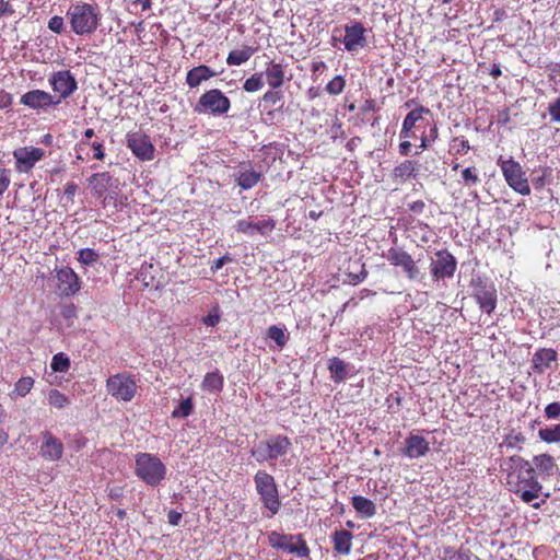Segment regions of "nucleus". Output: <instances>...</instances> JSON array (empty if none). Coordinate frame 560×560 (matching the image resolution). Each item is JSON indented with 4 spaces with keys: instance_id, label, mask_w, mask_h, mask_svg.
Returning a JSON list of instances; mask_svg holds the SVG:
<instances>
[{
    "instance_id": "56",
    "label": "nucleus",
    "mask_w": 560,
    "mask_h": 560,
    "mask_svg": "<svg viewBox=\"0 0 560 560\" xmlns=\"http://www.w3.org/2000/svg\"><path fill=\"white\" fill-rule=\"evenodd\" d=\"M232 260V257H230L229 255H224L213 261V264L211 265V270L215 272L219 269H221L225 264L231 262Z\"/></svg>"
},
{
    "instance_id": "22",
    "label": "nucleus",
    "mask_w": 560,
    "mask_h": 560,
    "mask_svg": "<svg viewBox=\"0 0 560 560\" xmlns=\"http://www.w3.org/2000/svg\"><path fill=\"white\" fill-rule=\"evenodd\" d=\"M269 458L276 460L285 456L292 447L291 440L285 435H272L266 440Z\"/></svg>"
},
{
    "instance_id": "55",
    "label": "nucleus",
    "mask_w": 560,
    "mask_h": 560,
    "mask_svg": "<svg viewBox=\"0 0 560 560\" xmlns=\"http://www.w3.org/2000/svg\"><path fill=\"white\" fill-rule=\"evenodd\" d=\"M107 494L113 500L121 499L124 495V487L122 486L107 487Z\"/></svg>"
},
{
    "instance_id": "23",
    "label": "nucleus",
    "mask_w": 560,
    "mask_h": 560,
    "mask_svg": "<svg viewBox=\"0 0 560 560\" xmlns=\"http://www.w3.org/2000/svg\"><path fill=\"white\" fill-rule=\"evenodd\" d=\"M261 173L255 171L249 164L241 165L234 173L237 185L244 190L253 188L261 179Z\"/></svg>"
},
{
    "instance_id": "61",
    "label": "nucleus",
    "mask_w": 560,
    "mask_h": 560,
    "mask_svg": "<svg viewBox=\"0 0 560 560\" xmlns=\"http://www.w3.org/2000/svg\"><path fill=\"white\" fill-rule=\"evenodd\" d=\"M411 143L409 141H402L399 144V153L407 156L410 153Z\"/></svg>"
},
{
    "instance_id": "39",
    "label": "nucleus",
    "mask_w": 560,
    "mask_h": 560,
    "mask_svg": "<svg viewBox=\"0 0 560 560\" xmlns=\"http://www.w3.org/2000/svg\"><path fill=\"white\" fill-rule=\"evenodd\" d=\"M33 386H34L33 377H31V376L21 377L15 383L12 394L16 395L18 397H24L31 392Z\"/></svg>"
},
{
    "instance_id": "42",
    "label": "nucleus",
    "mask_w": 560,
    "mask_h": 560,
    "mask_svg": "<svg viewBox=\"0 0 560 560\" xmlns=\"http://www.w3.org/2000/svg\"><path fill=\"white\" fill-rule=\"evenodd\" d=\"M50 368L54 372H67L70 368V360L66 354L59 352L52 357Z\"/></svg>"
},
{
    "instance_id": "20",
    "label": "nucleus",
    "mask_w": 560,
    "mask_h": 560,
    "mask_svg": "<svg viewBox=\"0 0 560 560\" xmlns=\"http://www.w3.org/2000/svg\"><path fill=\"white\" fill-rule=\"evenodd\" d=\"M57 280L59 282V290L63 295H74L81 289L79 277L70 267H63L58 270Z\"/></svg>"
},
{
    "instance_id": "12",
    "label": "nucleus",
    "mask_w": 560,
    "mask_h": 560,
    "mask_svg": "<svg viewBox=\"0 0 560 560\" xmlns=\"http://www.w3.org/2000/svg\"><path fill=\"white\" fill-rule=\"evenodd\" d=\"M89 185L92 189L94 196L98 199H102L103 205L106 203L108 198H113L112 189H117V180L113 178V176L107 173H95L91 175L88 179Z\"/></svg>"
},
{
    "instance_id": "51",
    "label": "nucleus",
    "mask_w": 560,
    "mask_h": 560,
    "mask_svg": "<svg viewBox=\"0 0 560 560\" xmlns=\"http://www.w3.org/2000/svg\"><path fill=\"white\" fill-rule=\"evenodd\" d=\"M11 183V171L0 167V196L9 188Z\"/></svg>"
},
{
    "instance_id": "62",
    "label": "nucleus",
    "mask_w": 560,
    "mask_h": 560,
    "mask_svg": "<svg viewBox=\"0 0 560 560\" xmlns=\"http://www.w3.org/2000/svg\"><path fill=\"white\" fill-rule=\"evenodd\" d=\"M1 13L2 15H11L13 14L14 10L12 9L11 4L4 0H1Z\"/></svg>"
},
{
    "instance_id": "36",
    "label": "nucleus",
    "mask_w": 560,
    "mask_h": 560,
    "mask_svg": "<svg viewBox=\"0 0 560 560\" xmlns=\"http://www.w3.org/2000/svg\"><path fill=\"white\" fill-rule=\"evenodd\" d=\"M538 436L548 444L560 443V423L539 429Z\"/></svg>"
},
{
    "instance_id": "57",
    "label": "nucleus",
    "mask_w": 560,
    "mask_h": 560,
    "mask_svg": "<svg viewBox=\"0 0 560 560\" xmlns=\"http://www.w3.org/2000/svg\"><path fill=\"white\" fill-rule=\"evenodd\" d=\"M202 320L206 325L214 327L220 322V315L218 312H211Z\"/></svg>"
},
{
    "instance_id": "40",
    "label": "nucleus",
    "mask_w": 560,
    "mask_h": 560,
    "mask_svg": "<svg viewBox=\"0 0 560 560\" xmlns=\"http://www.w3.org/2000/svg\"><path fill=\"white\" fill-rule=\"evenodd\" d=\"M264 86V73L256 72L252 77L245 80L243 89L246 92L254 93L259 91Z\"/></svg>"
},
{
    "instance_id": "27",
    "label": "nucleus",
    "mask_w": 560,
    "mask_h": 560,
    "mask_svg": "<svg viewBox=\"0 0 560 560\" xmlns=\"http://www.w3.org/2000/svg\"><path fill=\"white\" fill-rule=\"evenodd\" d=\"M267 83L272 90H278L284 83V70L282 65L271 62L262 72Z\"/></svg>"
},
{
    "instance_id": "59",
    "label": "nucleus",
    "mask_w": 560,
    "mask_h": 560,
    "mask_svg": "<svg viewBox=\"0 0 560 560\" xmlns=\"http://www.w3.org/2000/svg\"><path fill=\"white\" fill-rule=\"evenodd\" d=\"M92 148H93V150H94V158H95L96 160H103V159H104V155H105V153H104V149H103V144H102L101 142H96V141H94V142L92 143Z\"/></svg>"
},
{
    "instance_id": "52",
    "label": "nucleus",
    "mask_w": 560,
    "mask_h": 560,
    "mask_svg": "<svg viewBox=\"0 0 560 560\" xmlns=\"http://www.w3.org/2000/svg\"><path fill=\"white\" fill-rule=\"evenodd\" d=\"M436 159L434 156H431L430 159L427 158L425 162L423 164H419L421 168V176L422 175H431L434 174L436 170Z\"/></svg>"
},
{
    "instance_id": "35",
    "label": "nucleus",
    "mask_w": 560,
    "mask_h": 560,
    "mask_svg": "<svg viewBox=\"0 0 560 560\" xmlns=\"http://www.w3.org/2000/svg\"><path fill=\"white\" fill-rule=\"evenodd\" d=\"M267 337L275 341L278 349L284 348L289 340V335L284 327L272 325L267 330Z\"/></svg>"
},
{
    "instance_id": "15",
    "label": "nucleus",
    "mask_w": 560,
    "mask_h": 560,
    "mask_svg": "<svg viewBox=\"0 0 560 560\" xmlns=\"http://www.w3.org/2000/svg\"><path fill=\"white\" fill-rule=\"evenodd\" d=\"M49 83L60 100L69 97L78 88L75 78L68 70L55 72L49 78Z\"/></svg>"
},
{
    "instance_id": "16",
    "label": "nucleus",
    "mask_w": 560,
    "mask_h": 560,
    "mask_svg": "<svg viewBox=\"0 0 560 560\" xmlns=\"http://www.w3.org/2000/svg\"><path fill=\"white\" fill-rule=\"evenodd\" d=\"M20 103L32 108V109H47L52 105H58L60 98L54 101L51 94L43 90H32L23 94L20 98Z\"/></svg>"
},
{
    "instance_id": "3",
    "label": "nucleus",
    "mask_w": 560,
    "mask_h": 560,
    "mask_svg": "<svg viewBox=\"0 0 560 560\" xmlns=\"http://www.w3.org/2000/svg\"><path fill=\"white\" fill-rule=\"evenodd\" d=\"M166 471V466L156 455L139 453L136 456L135 474L147 486L159 487L164 481Z\"/></svg>"
},
{
    "instance_id": "2",
    "label": "nucleus",
    "mask_w": 560,
    "mask_h": 560,
    "mask_svg": "<svg viewBox=\"0 0 560 560\" xmlns=\"http://www.w3.org/2000/svg\"><path fill=\"white\" fill-rule=\"evenodd\" d=\"M67 18L72 32L82 36L91 35L97 30L102 14L97 5L79 2L68 9Z\"/></svg>"
},
{
    "instance_id": "37",
    "label": "nucleus",
    "mask_w": 560,
    "mask_h": 560,
    "mask_svg": "<svg viewBox=\"0 0 560 560\" xmlns=\"http://www.w3.org/2000/svg\"><path fill=\"white\" fill-rule=\"evenodd\" d=\"M430 109L423 106H419L418 108L412 109L407 114L404 119L405 128H415L417 122L423 119V114H429Z\"/></svg>"
},
{
    "instance_id": "19",
    "label": "nucleus",
    "mask_w": 560,
    "mask_h": 560,
    "mask_svg": "<svg viewBox=\"0 0 560 560\" xmlns=\"http://www.w3.org/2000/svg\"><path fill=\"white\" fill-rule=\"evenodd\" d=\"M557 361L558 354L556 350L551 348H540L533 354L532 369L534 373L542 374L553 365H557Z\"/></svg>"
},
{
    "instance_id": "21",
    "label": "nucleus",
    "mask_w": 560,
    "mask_h": 560,
    "mask_svg": "<svg viewBox=\"0 0 560 560\" xmlns=\"http://www.w3.org/2000/svg\"><path fill=\"white\" fill-rule=\"evenodd\" d=\"M405 445L402 454L410 459L422 457L430 451L429 442L417 434L409 435Z\"/></svg>"
},
{
    "instance_id": "28",
    "label": "nucleus",
    "mask_w": 560,
    "mask_h": 560,
    "mask_svg": "<svg viewBox=\"0 0 560 560\" xmlns=\"http://www.w3.org/2000/svg\"><path fill=\"white\" fill-rule=\"evenodd\" d=\"M334 549L340 555H349L352 547V534L348 530H336L332 536Z\"/></svg>"
},
{
    "instance_id": "31",
    "label": "nucleus",
    "mask_w": 560,
    "mask_h": 560,
    "mask_svg": "<svg viewBox=\"0 0 560 560\" xmlns=\"http://www.w3.org/2000/svg\"><path fill=\"white\" fill-rule=\"evenodd\" d=\"M328 370L331 374V380L335 383H341L347 378L350 366L341 359L335 357L329 360Z\"/></svg>"
},
{
    "instance_id": "10",
    "label": "nucleus",
    "mask_w": 560,
    "mask_h": 560,
    "mask_svg": "<svg viewBox=\"0 0 560 560\" xmlns=\"http://www.w3.org/2000/svg\"><path fill=\"white\" fill-rule=\"evenodd\" d=\"M387 260L393 266L401 267L409 280L420 281L423 279L420 268L407 252L398 248H390L388 250Z\"/></svg>"
},
{
    "instance_id": "38",
    "label": "nucleus",
    "mask_w": 560,
    "mask_h": 560,
    "mask_svg": "<svg viewBox=\"0 0 560 560\" xmlns=\"http://www.w3.org/2000/svg\"><path fill=\"white\" fill-rule=\"evenodd\" d=\"M47 399L48 404L57 409H63L70 404L69 398L58 389H50Z\"/></svg>"
},
{
    "instance_id": "24",
    "label": "nucleus",
    "mask_w": 560,
    "mask_h": 560,
    "mask_svg": "<svg viewBox=\"0 0 560 560\" xmlns=\"http://www.w3.org/2000/svg\"><path fill=\"white\" fill-rule=\"evenodd\" d=\"M62 453V443L52 434L46 433L44 435V442L40 446V455L46 459L55 462L61 458Z\"/></svg>"
},
{
    "instance_id": "41",
    "label": "nucleus",
    "mask_w": 560,
    "mask_h": 560,
    "mask_svg": "<svg viewBox=\"0 0 560 560\" xmlns=\"http://www.w3.org/2000/svg\"><path fill=\"white\" fill-rule=\"evenodd\" d=\"M346 88V79L342 75H336L326 85L325 90L329 95H339Z\"/></svg>"
},
{
    "instance_id": "45",
    "label": "nucleus",
    "mask_w": 560,
    "mask_h": 560,
    "mask_svg": "<svg viewBox=\"0 0 560 560\" xmlns=\"http://www.w3.org/2000/svg\"><path fill=\"white\" fill-rule=\"evenodd\" d=\"M250 454L258 463L269 462L271 460L267 451L266 440L261 441L257 444L255 448L250 451Z\"/></svg>"
},
{
    "instance_id": "1",
    "label": "nucleus",
    "mask_w": 560,
    "mask_h": 560,
    "mask_svg": "<svg viewBox=\"0 0 560 560\" xmlns=\"http://www.w3.org/2000/svg\"><path fill=\"white\" fill-rule=\"evenodd\" d=\"M504 465L508 470V483L523 502L532 503L539 498L542 486L538 481L535 469L528 460L514 455L509 457Z\"/></svg>"
},
{
    "instance_id": "60",
    "label": "nucleus",
    "mask_w": 560,
    "mask_h": 560,
    "mask_svg": "<svg viewBox=\"0 0 560 560\" xmlns=\"http://www.w3.org/2000/svg\"><path fill=\"white\" fill-rule=\"evenodd\" d=\"M77 189H78V186L77 184L70 182V183H67L66 184V187H65V195L69 198V199H72L77 192Z\"/></svg>"
},
{
    "instance_id": "4",
    "label": "nucleus",
    "mask_w": 560,
    "mask_h": 560,
    "mask_svg": "<svg viewBox=\"0 0 560 560\" xmlns=\"http://www.w3.org/2000/svg\"><path fill=\"white\" fill-rule=\"evenodd\" d=\"M254 482L260 501L270 512V516L277 514L281 508V502L275 478L265 470H258L254 476Z\"/></svg>"
},
{
    "instance_id": "29",
    "label": "nucleus",
    "mask_w": 560,
    "mask_h": 560,
    "mask_svg": "<svg viewBox=\"0 0 560 560\" xmlns=\"http://www.w3.org/2000/svg\"><path fill=\"white\" fill-rule=\"evenodd\" d=\"M351 503L357 513L364 518H371L376 514V505L374 502L362 495H353Z\"/></svg>"
},
{
    "instance_id": "58",
    "label": "nucleus",
    "mask_w": 560,
    "mask_h": 560,
    "mask_svg": "<svg viewBox=\"0 0 560 560\" xmlns=\"http://www.w3.org/2000/svg\"><path fill=\"white\" fill-rule=\"evenodd\" d=\"M168 523L173 526H177L182 520V513L177 511H170L167 514Z\"/></svg>"
},
{
    "instance_id": "5",
    "label": "nucleus",
    "mask_w": 560,
    "mask_h": 560,
    "mask_svg": "<svg viewBox=\"0 0 560 560\" xmlns=\"http://www.w3.org/2000/svg\"><path fill=\"white\" fill-rule=\"evenodd\" d=\"M268 544L273 549H280L299 558H308L310 548L301 534H281L276 530L268 533Z\"/></svg>"
},
{
    "instance_id": "34",
    "label": "nucleus",
    "mask_w": 560,
    "mask_h": 560,
    "mask_svg": "<svg viewBox=\"0 0 560 560\" xmlns=\"http://www.w3.org/2000/svg\"><path fill=\"white\" fill-rule=\"evenodd\" d=\"M255 52V49L250 46H244L242 49H235L230 51L226 63L229 66H241L245 63Z\"/></svg>"
},
{
    "instance_id": "44",
    "label": "nucleus",
    "mask_w": 560,
    "mask_h": 560,
    "mask_svg": "<svg viewBox=\"0 0 560 560\" xmlns=\"http://www.w3.org/2000/svg\"><path fill=\"white\" fill-rule=\"evenodd\" d=\"M194 405L191 398L184 399L172 412L173 418H186L192 411Z\"/></svg>"
},
{
    "instance_id": "64",
    "label": "nucleus",
    "mask_w": 560,
    "mask_h": 560,
    "mask_svg": "<svg viewBox=\"0 0 560 560\" xmlns=\"http://www.w3.org/2000/svg\"><path fill=\"white\" fill-rule=\"evenodd\" d=\"M550 72L552 78H560V62L551 65Z\"/></svg>"
},
{
    "instance_id": "6",
    "label": "nucleus",
    "mask_w": 560,
    "mask_h": 560,
    "mask_svg": "<svg viewBox=\"0 0 560 560\" xmlns=\"http://www.w3.org/2000/svg\"><path fill=\"white\" fill-rule=\"evenodd\" d=\"M231 101L219 89H212L205 92L198 100L195 112L199 114H211L222 116L230 110Z\"/></svg>"
},
{
    "instance_id": "14",
    "label": "nucleus",
    "mask_w": 560,
    "mask_h": 560,
    "mask_svg": "<svg viewBox=\"0 0 560 560\" xmlns=\"http://www.w3.org/2000/svg\"><path fill=\"white\" fill-rule=\"evenodd\" d=\"M474 298L481 311L490 314L497 306V289L491 283L474 282Z\"/></svg>"
},
{
    "instance_id": "8",
    "label": "nucleus",
    "mask_w": 560,
    "mask_h": 560,
    "mask_svg": "<svg viewBox=\"0 0 560 560\" xmlns=\"http://www.w3.org/2000/svg\"><path fill=\"white\" fill-rule=\"evenodd\" d=\"M501 170L511 188L523 196L530 194L527 178L520 163L513 160L503 161L501 163Z\"/></svg>"
},
{
    "instance_id": "30",
    "label": "nucleus",
    "mask_w": 560,
    "mask_h": 560,
    "mask_svg": "<svg viewBox=\"0 0 560 560\" xmlns=\"http://www.w3.org/2000/svg\"><path fill=\"white\" fill-rule=\"evenodd\" d=\"M440 558L441 560H481L468 548L455 549L453 547H444Z\"/></svg>"
},
{
    "instance_id": "53",
    "label": "nucleus",
    "mask_w": 560,
    "mask_h": 560,
    "mask_svg": "<svg viewBox=\"0 0 560 560\" xmlns=\"http://www.w3.org/2000/svg\"><path fill=\"white\" fill-rule=\"evenodd\" d=\"M282 98V92L272 89L270 91H267L262 97L264 102L269 103L271 105L278 104Z\"/></svg>"
},
{
    "instance_id": "25",
    "label": "nucleus",
    "mask_w": 560,
    "mask_h": 560,
    "mask_svg": "<svg viewBox=\"0 0 560 560\" xmlns=\"http://www.w3.org/2000/svg\"><path fill=\"white\" fill-rule=\"evenodd\" d=\"M218 75V72L213 71L210 67L206 65H200L190 69L186 75V83L189 88H197L203 81H207L213 77Z\"/></svg>"
},
{
    "instance_id": "48",
    "label": "nucleus",
    "mask_w": 560,
    "mask_h": 560,
    "mask_svg": "<svg viewBox=\"0 0 560 560\" xmlns=\"http://www.w3.org/2000/svg\"><path fill=\"white\" fill-rule=\"evenodd\" d=\"M525 442V436L522 433H510L505 436L503 445L508 448H515L518 444Z\"/></svg>"
},
{
    "instance_id": "17",
    "label": "nucleus",
    "mask_w": 560,
    "mask_h": 560,
    "mask_svg": "<svg viewBox=\"0 0 560 560\" xmlns=\"http://www.w3.org/2000/svg\"><path fill=\"white\" fill-rule=\"evenodd\" d=\"M13 156L16 160L19 172L30 171L42 158L44 150L40 148L25 147L14 150Z\"/></svg>"
},
{
    "instance_id": "46",
    "label": "nucleus",
    "mask_w": 560,
    "mask_h": 560,
    "mask_svg": "<svg viewBox=\"0 0 560 560\" xmlns=\"http://www.w3.org/2000/svg\"><path fill=\"white\" fill-rule=\"evenodd\" d=\"M438 127L436 125H433L428 135H424L421 137V143L419 145L420 150H425L431 145L432 142H434L438 139Z\"/></svg>"
},
{
    "instance_id": "7",
    "label": "nucleus",
    "mask_w": 560,
    "mask_h": 560,
    "mask_svg": "<svg viewBox=\"0 0 560 560\" xmlns=\"http://www.w3.org/2000/svg\"><path fill=\"white\" fill-rule=\"evenodd\" d=\"M107 392L118 400L130 401L137 392V383L128 374L119 373L106 382Z\"/></svg>"
},
{
    "instance_id": "26",
    "label": "nucleus",
    "mask_w": 560,
    "mask_h": 560,
    "mask_svg": "<svg viewBox=\"0 0 560 560\" xmlns=\"http://www.w3.org/2000/svg\"><path fill=\"white\" fill-rule=\"evenodd\" d=\"M393 176L396 180L405 182L408 178L421 176V168L418 162L405 160L394 168Z\"/></svg>"
},
{
    "instance_id": "33",
    "label": "nucleus",
    "mask_w": 560,
    "mask_h": 560,
    "mask_svg": "<svg viewBox=\"0 0 560 560\" xmlns=\"http://www.w3.org/2000/svg\"><path fill=\"white\" fill-rule=\"evenodd\" d=\"M533 463L540 474H545L547 476L553 475L558 469L555 458L549 454L536 455L533 458Z\"/></svg>"
},
{
    "instance_id": "9",
    "label": "nucleus",
    "mask_w": 560,
    "mask_h": 560,
    "mask_svg": "<svg viewBox=\"0 0 560 560\" xmlns=\"http://www.w3.org/2000/svg\"><path fill=\"white\" fill-rule=\"evenodd\" d=\"M457 267L455 257L447 250H438L432 258L430 270L434 281L452 278Z\"/></svg>"
},
{
    "instance_id": "32",
    "label": "nucleus",
    "mask_w": 560,
    "mask_h": 560,
    "mask_svg": "<svg viewBox=\"0 0 560 560\" xmlns=\"http://www.w3.org/2000/svg\"><path fill=\"white\" fill-rule=\"evenodd\" d=\"M224 378L218 371L207 373L201 382V388L210 393H220L223 388Z\"/></svg>"
},
{
    "instance_id": "49",
    "label": "nucleus",
    "mask_w": 560,
    "mask_h": 560,
    "mask_svg": "<svg viewBox=\"0 0 560 560\" xmlns=\"http://www.w3.org/2000/svg\"><path fill=\"white\" fill-rule=\"evenodd\" d=\"M545 417L549 420H559L560 419V402H550L545 407L544 410Z\"/></svg>"
},
{
    "instance_id": "63",
    "label": "nucleus",
    "mask_w": 560,
    "mask_h": 560,
    "mask_svg": "<svg viewBox=\"0 0 560 560\" xmlns=\"http://www.w3.org/2000/svg\"><path fill=\"white\" fill-rule=\"evenodd\" d=\"M413 136H415V133L412 132V128L406 129L405 128V122H402V127H401V130H400V137L405 138V139H408V138H412Z\"/></svg>"
},
{
    "instance_id": "47",
    "label": "nucleus",
    "mask_w": 560,
    "mask_h": 560,
    "mask_svg": "<svg viewBox=\"0 0 560 560\" xmlns=\"http://www.w3.org/2000/svg\"><path fill=\"white\" fill-rule=\"evenodd\" d=\"M462 178L467 186H474L479 182L478 173L474 167L463 170Z\"/></svg>"
},
{
    "instance_id": "11",
    "label": "nucleus",
    "mask_w": 560,
    "mask_h": 560,
    "mask_svg": "<svg viewBox=\"0 0 560 560\" xmlns=\"http://www.w3.org/2000/svg\"><path fill=\"white\" fill-rule=\"evenodd\" d=\"M368 30L362 23L351 21L345 26V36L342 43L349 52H355L366 46Z\"/></svg>"
},
{
    "instance_id": "13",
    "label": "nucleus",
    "mask_w": 560,
    "mask_h": 560,
    "mask_svg": "<svg viewBox=\"0 0 560 560\" xmlns=\"http://www.w3.org/2000/svg\"><path fill=\"white\" fill-rule=\"evenodd\" d=\"M128 148L132 153L142 161H150L153 159L154 147L150 138L141 132L136 131L127 136Z\"/></svg>"
},
{
    "instance_id": "18",
    "label": "nucleus",
    "mask_w": 560,
    "mask_h": 560,
    "mask_svg": "<svg viewBox=\"0 0 560 560\" xmlns=\"http://www.w3.org/2000/svg\"><path fill=\"white\" fill-rule=\"evenodd\" d=\"M234 229L236 232L249 236H254L256 234L268 235L275 229V220L271 218L262 219L257 222L248 220H238L235 223Z\"/></svg>"
},
{
    "instance_id": "43",
    "label": "nucleus",
    "mask_w": 560,
    "mask_h": 560,
    "mask_svg": "<svg viewBox=\"0 0 560 560\" xmlns=\"http://www.w3.org/2000/svg\"><path fill=\"white\" fill-rule=\"evenodd\" d=\"M98 254L92 248H82L78 253V260L82 265L91 266L98 260Z\"/></svg>"
},
{
    "instance_id": "54",
    "label": "nucleus",
    "mask_w": 560,
    "mask_h": 560,
    "mask_svg": "<svg viewBox=\"0 0 560 560\" xmlns=\"http://www.w3.org/2000/svg\"><path fill=\"white\" fill-rule=\"evenodd\" d=\"M548 112L552 121L560 122V96L553 102L549 103Z\"/></svg>"
},
{
    "instance_id": "50",
    "label": "nucleus",
    "mask_w": 560,
    "mask_h": 560,
    "mask_svg": "<svg viewBox=\"0 0 560 560\" xmlns=\"http://www.w3.org/2000/svg\"><path fill=\"white\" fill-rule=\"evenodd\" d=\"M48 28L56 34L63 33L65 32L63 18H61L59 15H55V16L50 18L48 21Z\"/></svg>"
}]
</instances>
